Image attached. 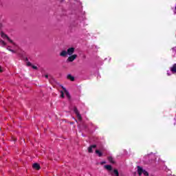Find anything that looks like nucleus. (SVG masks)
Segmentation results:
<instances>
[{"label":"nucleus","instance_id":"nucleus-12","mask_svg":"<svg viewBox=\"0 0 176 176\" xmlns=\"http://www.w3.org/2000/svg\"><path fill=\"white\" fill-rule=\"evenodd\" d=\"M33 168H35L36 170H39L40 166L38 164H33Z\"/></svg>","mask_w":176,"mask_h":176},{"label":"nucleus","instance_id":"nucleus-10","mask_svg":"<svg viewBox=\"0 0 176 176\" xmlns=\"http://www.w3.org/2000/svg\"><path fill=\"white\" fill-rule=\"evenodd\" d=\"M95 148H96V145H92V146H89L88 148V152L89 153H91V152H93V149H94Z\"/></svg>","mask_w":176,"mask_h":176},{"label":"nucleus","instance_id":"nucleus-5","mask_svg":"<svg viewBox=\"0 0 176 176\" xmlns=\"http://www.w3.org/2000/svg\"><path fill=\"white\" fill-rule=\"evenodd\" d=\"M65 96L67 97V98H69L70 97L69 93L68 92V91H67L65 88H63V91H60V97L62 98H64Z\"/></svg>","mask_w":176,"mask_h":176},{"label":"nucleus","instance_id":"nucleus-13","mask_svg":"<svg viewBox=\"0 0 176 176\" xmlns=\"http://www.w3.org/2000/svg\"><path fill=\"white\" fill-rule=\"evenodd\" d=\"M0 46H6V43L0 39Z\"/></svg>","mask_w":176,"mask_h":176},{"label":"nucleus","instance_id":"nucleus-3","mask_svg":"<svg viewBox=\"0 0 176 176\" xmlns=\"http://www.w3.org/2000/svg\"><path fill=\"white\" fill-rule=\"evenodd\" d=\"M170 71H167L168 76H171L172 74H176V63H174L173 65L170 66Z\"/></svg>","mask_w":176,"mask_h":176},{"label":"nucleus","instance_id":"nucleus-4","mask_svg":"<svg viewBox=\"0 0 176 176\" xmlns=\"http://www.w3.org/2000/svg\"><path fill=\"white\" fill-rule=\"evenodd\" d=\"M138 174L139 175H145V176H148L149 175V174L146 172V170H144V168H142V167L141 166H138Z\"/></svg>","mask_w":176,"mask_h":176},{"label":"nucleus","instance_id":"nucleus-17","mask_svg":"<svg viewBox=\"0 0 176 176\" xmlns=\"http://www.w3.org/2000/svg\"><path fill=\"white\" fill-rule=\"evenodd\" d=\"M32 67L33 68V69H38V67L35 65H32Z\"/></svg>","mask_w":176,"mask_h":176},{"label":"nucleus","instance_id":"nucleus-22","mask_svg":"<svg viewBox=\"0 0 176 176\" xmlns=\"http://www.w3.org/2000/svg\"><path fill=\"white\" fill-rule=\"evenodd\" d=\"M96 49H98V47L96 46Z\"/></svg>","mask_w":176,"mask_h":176},{"label":"nucleus","instance_id":"nucleus-18","mask_svg":"<svg viewBox=\"0 0 176 176\" xmlns=\"http://www.w3.org/2000/svg\"><path fill=\"white\" fill-rule=\"evenodd\" d=\"M0 72H3V69L0 66Z\"/></svg>","mask_w":176,"mask_h":176},{"label":"nucleus","instance_id":"nucleus-20","mask_svg":"<svg viewBox=\"0 0 176 176\" xmlns=\"http://www.w3.org/2000/svg\"><path fill=\"white\" fill-rule=\"evenodd\" d=\"M28 66L31 65V63L28 62Z\"/></svg>","mask_w":176,"mask_h":176},{"label":"nucleus","instance_id":"nucleus-2","mask_svg":"<svg viewBox=\"0 0 176 176\" xmlns=\"http://www.w3.org/2000/svg\"><path fill=\"white\" fill-rule=\"evenodd\" d=\"M74 52H75V48L69 47L67 50V51H66V50L61 51V52L60 53V56L61 57H67V54H68V56H72V54H74Z\"/></svg>","mask_w":176,"mask_h":176},{"label":"nucleus","instance_id":"nucleus-1","mask_svg":"<svg viewBox=\"0 0 176 176\" xmlns=\"http://www.w3.org/2000/svg\"><path fill=\"white\" fill-rule=\"evenodd\" d=\"M1 38H3V39H5L6 41H8V43L10 44V45L13 49H17V47L19 46L17 45V43H16V42L13 41V40L10 39V38H9V36H8V35H6L3 32H1Z\"/></svg>","mask_w":176,"mask_h":176},{"label":"nucleus","instance_id":"nucleus-14","mask_svg":"<svg viewBox=\"0 0 176 176\" xmlns=\"http://www.w3.org/2000/svg\"><path fill=\"white\" fill-rule=\"evenodd\" d=\"M7 49H8V50H9L10 52H12V53H15L14 50L10 49V47H8Z\"/></svg>","mask_w":176,"mask_h":176},{"label":"nucleus","instance_id":"nucleus-21","mask_svg":"<svg viewBox=\"0 0 176 176\" xmlns=\"http://www.w3.org/2000/svg\"><path fill=\"white\" fill-rule=\"evenodd\" d=\"M45 78H49V76L48 75H45Z\"/></svg>","mask_w":176,"mask_h":176},{"label":"nucleus","instance_id":"nucleus-19","mask_svg":"<svg viewBox=\"0 0 176 176\" xmlns=\"http://www.w3.org/2000/svg\"><path fill=\"white\" fill-rule=\"evenodd\" d=\"M168 176H176L175 175H171V174H170V175H168Z\"/></svg>","mask_w":176,"mask_h":176},{"label":"nucleus","instance_id":"nucleus-8","mask_svg":"<svg viewBox=\"0 0 176 176\" xmlns=\"http://www.w3.org/2000/svg\"><path fill=\"white\" fill-rule=\"evenodd\" d=\"M107 160H109V163H111L112 164H115V159L112 156H109L107 157Z\"/></svg>","mask_w":176,"mask_h":176},{"label":"nucleus","instance_id":"nucleus-11","mask_svg":"<svg viewBox=\"0 0 176 176\" xmlns=\"http://www.w3.org/2000/svg\"><path fill=\"white\" fill-rule=\"evenodd\" d=\"M67 79L72 80V82H74V80H75V78L71 74L67 75Z\"/></svg>","mask_w":176,"mask_h":176},{"label":"nucleus","instance_id":"nucleus-6","mask_svg":"<svg viewBox=\"0 0 176 176\" xmlns=\"http://www.w3.org/2000/svg\"><path fill=\"white\" fill-rule=\"evenodd\" d=\"M70 56L68 57L67 59V63H72V61H74L76 57H78V55L76 54H73V55H69Z\"/></svg>","mask_w":176,"mask_h":176},{"label":"nucleus","instance_id":"nucleus-15","mask_svg":"<svg viewBox=\"0 0 176 176\" xmlns=\"http://www.w3.org/2000/svg\"><path fill=\"white\" fill-rule=\"evenodd\" d=\"M107 164V162L105 161H102V162H100V164L102 165V164Z\"/></svg>","mask_w":176,"mask_h":176},{"label":"nucleus","instance_id":"nucleus-16","mask_svg":"<svg viewBox=\"0 0 176 176\" xmlns=\"http://www.w3.org/2000/svg\"><path fill=\"white\" fill-rule=\"evenodd\" d=\"M172 50L173 52L176 53V47H174L173 48H172Z\"/></svg>","mask_w":176,"mask_h":176},{"label":"nucleus","instance_id":"nucleus-9","mask_svg":"<svg viewBox=\"0 0 176 176\" xmlns=\"http://www.w3.org/2000/svg\"><path fill=\"white\" fill-rule=\"evenodd\" d=\"M96 155H98V156H99V157H101V156H102V155H104L102 151H101L100 150H96Z\"/></svg>","mask_w":176,"mask_h":176},{"label":"nucleus","instance_id":"nucleus-7","mask_svg":"<svg viewBox=\"0 0 176 176\" xmlns=\"http://www.w3.org/2000/svg\"><path fill=\"white\" fill-rule=\"evenodd\" d=\"M74 113H76V115L78 118V120H82V116L79 113V111H78V109H76V107H74Z\"/></svg>","mask_w":176,"mask_h":176}]
</instances>
